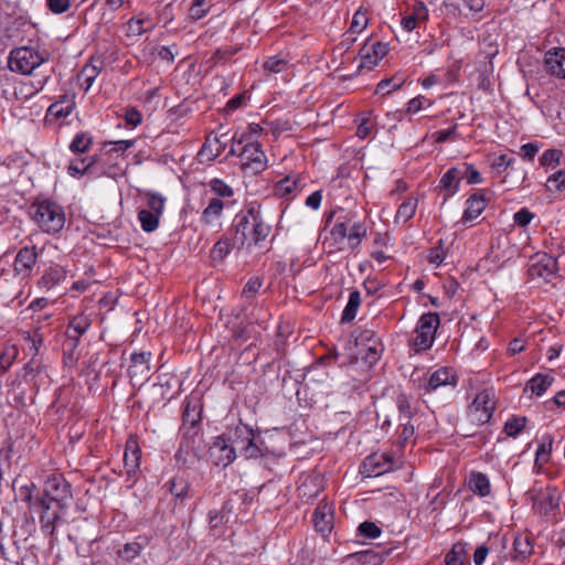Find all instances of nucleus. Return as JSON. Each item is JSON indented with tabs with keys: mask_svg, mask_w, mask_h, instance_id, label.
Listing matches in <instances>:
<instances>
[{
	"mask_svg": "<svg viewBox=\"0 0 565 565\" xmlns=\"http://www.w3.org/2000/svg\"><path fill=\"white\" fill-rule=\"evenodd\" d=\"M31 216L43 232L50 234L60 232L65 224L63 207L51 201H43L32 205Z\"/></svg>",
	"mask_w": 565,
	"mask_h": 565,
	"instance_id": "nucleus-2",
	"label": "nucleus"
},
{
	"mask_svg": "<svg viewBox=\"0 0 565 565\" xmlns=\"http://www.w3.org/2000/svg\"><path fill=\"white\" fill-rule=\"evenodd\" d=\"M562 156L563 152L561 150L548 149L540 157V164L543 167H556L559 163Z\"/></svg>",
	"mask_w": 565,
	"mask_h": 565,
	"instance_id": "nucleus-41",
	"label": "nucleus"
},
{
	"mask_svg": "<svg viewBox=\"0 0 565 565\" xmlns=\"http://www.w3.org/2000/svg\"><path fill=\"white\" fill-rule=\"evenodd\" d=\"M253 438L254 430L249 426L239 423L232 431H230L228 438H226V440L231 441L230 446L235 448V451H238Z\"/></svg>",
	"mask_w": 565,
	"mask_h": 565,
	"instance_id": "nucleus-19",
	"label": "nucleus"
},
{
	"mask_svg": "<svg viewBox=\"0 0 565 565\" xmlns=\"http://www.w3.org/2000/svg\"><path fill=\"white\" fill-rule=\"evenodd\" d=\"M318 481H319V478L316 476H310V477L306 478V480L299 487L300 495L309 497V498L316 497L318 494L319 490H316L313 492H308L307 490L310 484L317 486Z\"/></svg>",
	"mask_w": 565,
	"mask_h": 565,
	"instance_id": "nucleus-58",
	"label": "nucleus"
},
{
	"mask_svg": "<svg viewBox=\"0 0 565 565\" xmlns=\"http://www.w3.org/2000/svg\"><path fill=\"white\" fill-rule=\"evenodd\" d=\"M470 489L479 494L480 497H486L490 493V482L488 477L481 472L471 473L469 479Z\"/></svg>",
	"mask_w": 565,
	"mask_h": 565,
	"instance_id": "nucleus-26",
	"label": "nucleus"
},
{
	"mask_svg": "<svg viewBox=\"0 0 565 565\" xmlns=\"http://www.w3.org/2000/svg\"><path fill=\"white\" fill-rule=\"evenodd\" d=\"M189 484L181 477H174L170 482L171 493L179 499H183L188 495Z\"/></svg>",
	"mask_w": 565,
	"mask_h": 565,
	"instance_id": "nucleus-42",
	"label": "nucleus"
},
{
	"mask_svg": "<svg viewBox=\"0 0 565 565\" xmlns=\"http://www.w3.org/2000/svg\"><path fill=\"white\" fill-rule=\"evenodd\" d=\"M388 53L386 43L367 40L359 52V68L372 70Z\"/></svg>",
	"mask_w": 565,
	"mask_h": 565,
	"instance_id": "nucleus-9",
	"label": "nucleus"
},
{
	"mask_svg": "<svg viewBox=\"0 0 565 565\" xmlns=\"http://www.w3.org/2000/svg\"><path fill=\"white\" fill-rule=\"evenodd\" d=\"M92 143V139L86 134H78L73 139L70 148L73 152H85Z\"/></svg>",
	"mask_w": 565,
	"mask_h": 565,
	"instance_id": "nucleus-47",
	"label": "nucleus"
},
{
	"mask_svg": "<svg viewBox=\"0 0 565 565\" xmlns=\"http://www.w3.org/2000/svg\"><path fill=\"white\" fill-rule=\"evenodd\" d=\"M154 26L149 15L140 13L131 18L126 24V35L128 38H139L143 33L152 30Z\"/></svg>",
	"mask_w": 565,
	"mask_h": 565,
	"instance_id": "nucleus-16",
	"label": "nucleus"
},
{
	"mask_svg": "<svg viewBox=\"0 0 565 565\" xmlns=\"http://www.w3.org/2000/svg\"><path fill=\"white\" fill-rule=\"evenodd\" d=\"M545 65L551 75L565 79V49L548 51L545 55Z\"/></svg>",
	"mask_w": 565,
	"mask_h": 565,
	"instance_id": "nucleus-14",
	"label": "nucleus"
},
{
	"mask_svg": "<svg viewBox=\"0 0 565 565\" xmlns=\"http://www.w3.org/2000/svg\"><path fill=\"white\" fill-rule=\"evenodd\" d=\"M47 8L55 14L66 12L70 7V0H46Z\"/></svg>",
	"mask_w": 565,
	"mask_h": 565,
	"instance_id": "nucleus-55",
	"label": "nucleus"
},
{
	"mask_svg": "<svg viewBox=\"0 0 565 565\" xmlns=\"http://www.w3.org/2000/svg\"><path fill=\"white\" fill-rule=\"evenodd\" d=\"M462 177L463 174L460 171V169L451 168L440 178L439 186L447 191L445 200L452 196L458 191L459 183Z\"/></svg>",
	"mask_w": 565,
	"mask_h": 565,
	"instance_id": "nucleus-20",
	"label": "nucleus"
},
{
	"mask_svg": "<svg viewBox=\"0 0 565 565\" xmlns=\"http://www.w3.org/2000/svg\"><path fill=\"white\" fill-rule=\"evenodd\" d=\"M223 209L224 202L218 198H212L207 206L203 210L202 221L205 224H211L221 216Z\"/></svg>",
	"mask_w": 565,
	"mask_h": 565,
	"instance_id": "nucleus-25",
	"label": "nucleus"
},
{
	"mask_svg": "<svg viewBox=\"0 0 565 565\" xmlns=\"http://www.w3.org/2000/svg\"><path fill=\"white\" fill-rule=\"evenodd\" d=\"M360 533L367 539H376L381 535V529L373 522H363L359 525Z\"/></svg>",
	"mask_w": 565,
	"mask_h": 565,
	"instance_id": "nucleus-51",
	"label": "nucleus"
},
{
	"mask_svg": "<svg viewBox=\"0 0 565 565\" xmlns=\"http://www.w3.org/2000/svg\"><path fill=\"white\" fill-rule=\"evenodd\" d=\"M140 461V450L135 440L127 441L126 450L124 454V465L127 475L134 473L139 467Z\"/></svg>",
	"mask_w": 565,
	"mask_h": 565,
	"instance_id": "nucleus-23",
	"label": "nucleus"
},
{
	"mask_svg": "<svg viewBox=\"0 0 565 565\" xmlns=\"http://www.w3.org/2000/svg\"><path fill=\"white\" fill-rule=\"evenodd\" d=\"M348 234H349L348 241H349L351 247L354 248L355 246H358L360 244L361 239L363 237H365L366 227H365L364 223L356 222L351 226L350 232Z\"/></svg>",
	"mask_w": 565,
	"mask_h": 565,
	"instance_id": "nucleus-39",
	"label": "nucleus"
},
{
	"mask_svg": "<svg viewBox=\"0 0 565 565\" xmlns=\"http://www.w3.org/2000/svg\"><path fill=\"white\" fill-rule=\"evenodd\" d=\"M486 207V199L482 194H472L467 200V207L462 215L463 222H470L477 218Z\"/></svg>",
	"mask_w": 565,
	"mask_h": 565,
	"instance_id": "nucleus-22",
	"label": "nucleus"
},
{
	"mask_svg": "<svg viewBox=\"0 0 565 565\" xmlns=\"http://www.w3.org/2000/svg\"><path fill=\"white\" fill-rule=\"evenodd\" d=\"M233 245L228 238H221L211 249V258L214 262H222L232 250Z\"/></svg>",
	"mask_w": 565,
	"mask_h": 565,
	"instance_id": "nucleus-33",
	"label": "nucleus"
},
{
	"mask_svg": "<svg viewBox=\"0 0 565 565\" xmlns=\"http://www.w3.org/2000/svg\"><path fill=\"white\" fill-rule=\"evenodd\" d=\"M227 521L226 515L223 511H211L210 512V526L214 531V535L220 534L221 526Z\"/></svg>",
	"mask_w": 565,
	"mask_h": 565,
	"instance_id": "nucleus-50",
	"label": "nucleus"
},
{
	"mask_svg": "<svg viewBox=\"0 0 565 565\" xmlns=\"http://www.w3.org/2000/svg\"><path fill=\"white\" fill-rule=\"evenodd\" d=\"M533 510L541 515H554L559 508V495L555 488H532L527 492Z\"/></svg>",
	"mask_w": 565,
	"mask_h": 565,
	"instance_id": "nucleus-5",
	"label": "nucleus"
},
{
	"mask_svg": "<svg viewBox=\"0 0 565 565\" xmlns=\"http://www.w3.org/2000/svg\"><path fill=\"white\" fill-rule=\"evenodd\" d=\"M239 51L238 47H221L215 51L213 54V60L215 63L227 61L232 55L236 54Z\"/></svg>",
	"mask_w": 565,
	"mask_h": 565,
	"instance_id": "nucleus-56",
	"label": "nucleus"
},
{
	"mask_svg": "<svg viewBox=\"0 0 565 565\" xmlns=\"http://www.w3.org/2000/svg\"><path fill=\"white\" fill-rule=\"evenodd\" d=\"M412 15L419 22L426 21L428 19V9L423 1H416L414 3Z\"/></svg>",
	"mask_w": 565,
	"mask_h": 565,
	"instance_id": "nucleus-61",
	"label": "nucleus"
},
{
	"mask_svg": "<svg viewBox=\"0 0 565 565\" xmlns=\"http://www.w3.org/2000/svg\"><path fill=\"white\" fill-rule=\"evenodd\" d=\"M223 137H225V135L221 137H214L213 141L211 139H207L204 146L202 147L201 154L204 156L209 151V159H214L218 157L225 147L221 140Z\"/></svg>",
	"mask_w": 565,
	"mask_h": 565,
	"instance_id": "nucleus-35",
	"label": "nucleus"
},
{
	"mask_svg": "<svg viewBox=\"0 0 565 565\" xmlns=\"http://www.w3.org/2000/svg\"><path fill=\"white\" fill-rule=\"evenodd\" d=\"M417 200L415 198H407L397 209L395 215L396 223H406L416 213Z\"/></svg>",
	"mask_w": 565,
	"mask_h": 565,
	"instance_id": "nucleus-27",
	"label": "nucleus"
},
{
	"mask_svg": "<svg viewBox=\"0 0 565 565\" xmlns=\"http://www.w3.org/2000/svg\"><path fill=\"white\" fill-rule=\"evenodd\" d=\"M143 195L147 198L148 211L162 215L166 199L160 193L153 191H145Z\"/></svg>",
	"mask_w": 565,
	"mask_h": 565,
	"instance_id": "nucleus-32",
	"label": "nucleus"
},
{
	"mask_svg": "<svg viewBox=\"0 0 565 565\" xmlns=\"http://www.w3.org/2000/svg\"><path fill=\"white\" fill-rule=\"evenodd\" d=\"M525 417L510 418L504 425V431L508 436L515 437L525 426Z\"/></svg>",
	"mask_w": 565,
	"mask_h": 565,
	"instance_id": "nucleus-46",
	"label": "nucleus"
},
{
	"mask_svg": "<svg viewBox=\"0 0 565 565\" xmlns=\"http://www.w3.org/2000/svg\"><path fill=\"white\" fill-rule=\"evenodd\" d=\"M466 544L456 543L446 555V565H466Z\"/></svg>",
	"mask_w": 565,
	"mask_h": 565,
	"instance_id": "nucleus-31",
	"label": "nucleus"
},
{
	"mask_svg": "<svg viewBox=\"0 0 565 565\" xmlns=\"http://www.w3.org/2000/svg\"><path fill=\"white\" fill-rule=\"evenodd\" d=\"M428 103V106L431 105L430 102H428L424 96L419 95V96H416L414 98H412L408 103H407V109L406 111L408 114H416L418 113L423 107H424V104L425 103Z\"/></svg>",
	"mask_w": 565,
	"mask_h": 565,
	"instance_id": "nucleus-57",
	"label": "nucleus"
},
{
	"mask_svg": "<svg viewBox=\"0 0 565 565\" xmlns=\"http://www.w3.org/2000/svg\"><path fill=\"white\" fill-rule=\"evenodd\" d=\"M160 217L161 215L148 210H140L138 213V220L141 228L147 233H151L158 228Z\"/></svg>",
	"mask_w": 565,
	"mask_h": 565,
	"instance_id": "nucleus-29",
	"label": "nucleus"
},
{
	"mask_svg": "<svg viewBox=\"0 0 565 565\" xmlns=\"http://www.w3.org/2000/svg\"><path fill=\"white\" fill-rule=\"evenodd\" d=\"M148 544L147 536H138L135 541L126 543L122 548L118 550L117 555L124 562H131L141 554Z\"/></svg>",
	"mask_w": 565,
	"mask_h": 565,
	"instance_id": "nucleus-17",
	"label": "nucleus"
},
{
	"mask_svg": "<svg viewBox=\"0 0 565 565\" xmlns=\"http://www.w3.org/2000/svg\"><path fill=\"white\" fill-rule=\"evenodd\" d=\"M239 160L243 170H250L256 174L267 167V158L260 145L256 141H247L239 152Z\"/></svg>",
	"mask_w": 565,
	"mask_h": 565,
	"instance_id": "nucleus-7",
	"label": "nucleus"
},
{
	"mask_svg": "<svg viewBox=\"0 0 565 565\" xmlns=\"http://www.w3.org/2000/svg\"><path fill=\"white\" fill-rule=\"evenodd\" d=\"M540 147L536 142H529L521 147V156L523 159L533 161Z\"/></svg>",
	"mask_w": 565,
	"mask_h": 565,
	"instance_id": "nucleus-59",
	"label": "nucleus"
},
{
	"mask_svg": "<svg viewBox=\"0 0 565 565\" xmlns=\"http://www.w3.org/2000/svg\"><path fill=\"white\" fill-rule=\"evenodd\" d=\"M349 228L344 222H340L333 225L331 228V236L335 242H342L344 238L349 239Z\"/></svg>",
	"mask_w": 565,
	"mask_h": 565,
	"instance_id": "nucleus-53",
	"label": "nucleus"
},
{
	"mask_svg": "<svg viewBox=\"0 0 565 565\" xmlns=\"http://www.w3.org/2000/svg\"><path fill=\"white\" fill-rule=\"evenodd\" d=\"M455 376L454 374L446 367L439 369L435 371L425 387L426 392H431L437 390L440 386L448 385V384H455L454 382Z\"/></svg>",
	"mask_w": 565,
	"mask_h": 565,
	"instance_id": "nucleus-24",
	"label": "nucleus"
},
{
	"mask_svg": "<svg viewBox=\"0 0 565 565\" xmlns=\"http://www.w3.org/2000/svg\"><path fill=\"white\" fill-rule=\"evenodd\" d=\"M90 326V320L85 315H78L74 317L66 330V342L65 345L73 351L78 343L79 338L87 331Z\"/></svg>",
	"mask_w": 565,
	"mask_h": 565,
	"instance_id": "nucleus-12",
	"label": "nucleus"
},
{
	"mask_svg": "<svg viewBox=\"0 0 565 565\" xmlns=\"http://www.w3.org/2000/svg\"><path fill=\"white\" fill-rule=\"evenodd\" d=\"M33 486H22L19 497L30 507L41 509L40 522L42 529L50 535L55 531V523L61 519L62 512L68 508L72 501L70 483L61 475H54L45 481L44 495L32 502Z\"/></svg>",
	"mask_w": 565,
	"mask_h": 565,
	"instance_id": "nucleus-1",
	"label": "nucleus"
},
{
	"mask_svg": "<svg viewBox=\"0 0 565 565\" xmlns=\"http://www.w3.org/2000/svg\"><path fill=\"white\" fill-rule=\"evenodd\" d=\"M553 382V376L539 373L526 383L524 392L530 391L536 396H542L552 386Z\"/></svg>",
	"mask_w": 565,
	"mask_h": 565,
	"instance_id": "nucleus-21",
	"label": "nucleus"
},
{
	"mask_svg": "<svg viewBox=\"0 0 565 565\" xmlns=\"http://www.w3.org/2000/svg\"><path fill=\"white\" fill-rule=\"evenodd\" d=\"M64 278V273L58 268H50L40 279V285L46 289L52 288Z\"/></svg>",
	"mask_w": 565,
	"mask_h": 565,
	"instance_id": "nucleus-37",
	"label": "nucleus"
},
{
	"mask_svg": "<svg viewBox=\"0 0 565 565\" xmlns=\"http://www.w3.org/2000/svg\"><path fill=\"white\" fill-rule=\"evenodd\" d=\"M546 185L550 190L553 188L561 192L565 190V170H559L548 177Z\"/></svg>",
	"mask_w": 565,
	"mask_h": 565,
	"instance_id": "nucleus-48",
	"label": "nucleus"
},
{
	"mask_svg": "<svg viewBox=\"0 0 565 565\" xmlns=\"http://www.w3.org/2000/svg\"><path fill=\"white\" fill-rule=\"evenodd\" d=\"M211 191L221 198H231L234 194L233 189L221 179H212L209 182Z\"/></svg>",
	"mask_w": 565,
	"mask_h": 565,
	"instance_id": "nucleus-38",
	"label": "nucleus"
},
{
	"mask_svg": "<svg viewBox=\"0 0 565 565\" xmlns=\"http://www.w3.org/2000/svg\"><path fill=\"white\" fill-rule=\"evenodd\" d=\"M494 403L492 393L482 391L478 393L468 408V417L471 423L477 425L486 424L492 417Z\"/></svg>",
	"mask_w": 565,
	"mask_h": 565,
	"instance_id": "nucleus-8",
	"label": "nucleus"
},
{
	"mask_svg": "<svg viewBox=\"0 0 565 565\" xmlns=\"http://www.w3.org/2000/svg\"><path fill=\"white\" fill-rule=\"evenodd\" d=\"M151 356L152 354L149 351L134 352L131 354V364L129 365L128 374L134 385H141L142 383L147 382L150 379Z\"/></svg>",
	"mask_w": 565,
	"mask_h": 565,
	"instance_id": "nucleus-10",
	"label": "nucleus"
},
{
	"mask_svg": "<svg viewBox=\"0 0 565 565\" xmlns=\"http://www.w3.org/2000/svg\"><path fill=\"white\" fill-rule=\"evenodd\" d=\"M297 186V180H291L290 178H285L280 180L276 186L275 191L280 196H286L292 193V191Z\"/></svg>",
	"mask_w": 565,
	"mask_h": 565,
	"instance_id": "nucleus-49",
	"label": "nucleus"
},
{
	"mask_svg": "<svg viewBox=\"0 0 565 565\" xmlns=\"http://www.w3.org/2000/svg\"><path fill=\"white\" fill-rule=\"evenodd\" d=\"M557 270V262L554 257L543 254L533 263L529 269L532 277H539L548 281L555 276Z\"/></svg>",
	"mask_w": 565,
	"mask_h": 565,
	"instance_id": "nucleus-13",
	"label": "nucleus"
},
{
	"mask_svg": "<svg viewBox=\"0 0 565 565\" xmlns=\"http://www.w3.org/2000/svg\"><path fill=\"white\" fill-rule=\"evenodd\" d=\"M237 233H241L244 241L258 243L265 239L269 232L270 226L267 225L262 218L259 211L256 209H249L245 215L238 221Z\"/></svg>",
	"mask_w": 565,
	"mask_h": 565,
	"instance_id": "nucleus-4",
	"label": "nucleus"
},
{
	"mask_svg": "<svg viewBox=\"0 0 565 565\" xmlns=\"http://www.w3.org/2000/svg\"><path fill=\"white\" fill-rule=\"evenodd\" d=\"M141 119H142V116L138 109H136V108L127 109V111L125 114V120L128 125L136 127L141 124Z\"/></svg>",
	"mask_w": 565,
	"mask_h": 565,
	"instance_id": "nucleus-64",
	"label": "nucleus"
},
{
	"mask_svg": "<svg viewBox=\"0 0 565 565\" xmlns=\"http://www.w3.org/2000/svg\"><path fill=\"white\" fill-rule=\"evenodd\" d=\"M74 108V102L72 99L60 100L52 104L49 108V114L55 118L67 117Z\"/></svg>",
	"mask_w": 565,
	"mask_h": 565,
	"instance_id": "nucleus-34",
	"label": "nucleus"
},
{
	"mask_svg": "<svg viewBox=\"0 0 565 565\" xmlns=\"http://www.w3.org/2000/svg\"><path fill=\"white\" fill-rule=\"evenodd\" d=\"M313 524L318 532L326 535L333 526V512L329 504L319 505L313 512Z\"/></svg>",
	"mask_w": 565,
	"mask_h": 565,
	"instance_id": "nucleus-15",
	"label": "nucleus"
},
{
	"mask_svg": "<svg viewBox=\"0 0 565 565\" xmlns=\"http://www.w3.org/2000/svg\"><path fill=\"white\" fill-rule=\"evenodd\" d=\"M367 22H369V20L366 18V14L362 11H356L353 15L350 31L354 32V33H359L366 28Z\"/></svg>",
	"mask_w": 565,
	"mask_h": 565,
	"instance_id": "nucleus-52",
	"label": "nucleus"
},
{
	"mask_svg": "<svg viewBox=\"0 0 565 565\" xmlns=\"http://www.w3.org/2000/svg\"><path fill=\"white\" fill-rule=\"evenodd\" d=\"M49 60V53L39 51L31 46H21L12 50L8 57V67L12 72L23 75L31 74L32 71Z\"/></svg>",
	"mask_w": 565,
	"mask_h": 565,
	"instance_id": "nucleus-3",
	"label": "nucleus"
},
{
	"mask_svg": "<svg viewBox=\"0 0 565 565\" xmlns=\"http://www.w3.org/2000/svg\"><path fill=\"white\" fill-rule=\"evenodd\" d=\"M534 217V214L531 213L527 209H521L519 212H516L513 216L514 218V222L519 225V226H526L527 224H530V222L533 220Z\"/></svg>",
	"mask_w": 565,
	"mask_h": 565,
	"instance_id": "nucleus-60",
	"label": "nucleus"
},
{
	"mask_svg": "<svg viewBox=\"0 0 565 565\" xmlns=\"http://www.w3.org/2000/svg\"><path fill=\"white\" fill-rule=\"evenodd\" d=\"M361 305V294L358 290H353L350 292L348 303L342 312V322L352 321L358 312V309Z\"/></svg>",
	"mask_w": 565,
	"mask_h": 565,
	"instance_id": "nucleus-28",
	"label": "nucleus"
},
{
	"mask_svg": "<svg viewBox=\"0 0 565 565\" xmlns=\"http://www.w3.org/2000/svg\"><path fill=\"white\" fill-rule=\"evenodd\" d=\"M210 456L216 466L226 467L236 457L235 448H232L224 436H220L215 439L210 448Z\"/></svg>",
	"mask_w": 565,
	"mask_h": 565,
	"instance_id": "nucleus-11",
	"label": "nucleus"
},
{
	"mask_svg": "<svg viewBox=\"0 0 565 565\" xmlns=\"http://www.w3.org/2000/svg\"><path fill=\"white\" fill-rule=\"evenodd\" d=\"M381 458H384V456H381ZM377 459H379L377 456L373 455V456L367 457L364 462V467H369V466L373 467L371 472L376 476L382 475L383 472L387 471L392 466V463L387 457H385V462L383 465H381Z\"/></svg>",
	"mask_w": 565,
	"mask_h": 565,
	"instance_id": "nucleus-40",
	"label": "nucleus"
},
{
	"mask_svg": "<svg viewBox=\"0 0 565 565\" xmlns=\"http://www.w3.org/2000/svg\"><path fill=\"white\" fill-rule=\"evenodd\" d=\"M439 323V316L435 312L424 313L419 318L415 329L416 335L414 338L416 351H425L433 345Z\"/></svg>",
	"mask_w": 565,
	"mask_h": 565,
	"instance_id": "nucleus-6",
	"label": "nucleus"
},
{
	"mask_svg": "<svg viewBox=\"0 0 565 565\" xmlns=\"http://www.w3.org/2000/svg\"><path fill=\"white\" fill-rule=\"evenodd\" d=\"M262 287L259 278H250L243 288V295L245 297H253Z\"/></svg>",
	"mask_w": 565,
	"mask_h": 565,
	"instance_id": "nucleus-63",
	"label": "nucleus"
},
{
	"mask_svg": "<svg viewBox=\"0 0 565 565\" xmlns=\"http://www.w3.org/2000/svg\"><path fill=\"white\" fill-rule=\"evenodd\" d=\"M210 7L209 0H194L189 9V17L194 21L201 20L206 15Z\"/></svg>",
	"mask_w": 565,
	"mask_h": 565,
	"instance_id": "nucleus-36",
	"label": "nucleus"
},
{
	"mask_svg": "<svg viewBox=\"0 0 565 565\" xmlns=\"http://www.w3.org/2000/svg\"><path fill=\"white\" fill-rule=\"evenodd\" d=\"M287 61L278 56H270L264 62V70L268 73H280L286 70Z\"/></svg>",
	"mask_w": 565,
	"mask_h": 565,
	"instance_id": "nucleus-45",
	"label": "nucleus"
},
{
	"mask_svg": "<svg viewBox=\"0 0 565 565\" xmlns=\"http://www.w3.org/2000/svg\"><path fill=\"white\" fill-rule=\"evenodd\" d=\"M396 404L398 412L406 419H409L413 416L415 408L413 406L412 399L407 395L399 394L396 398Z\"/></svg>",
	"mask_w": 565,
	"mask_h": 565,
	"instance_id": "nucleus-43",
	"label": "nucleus"
},
{
	"mask_svg": "<svg viewBox=\"0 0 565 565\" xmlns=\"http://www.w3.org/2000/svg\"><path fill=\"white\" fill-rule=\"evenodd\" d=\"M97 74H98V71L95 66H85L83 68L82 77H83L84 84L86 85V89H88L93 85Z\"/></svg>",
	"mask_w": 565,
	"mask_h": 565,
	"instance_id": "nucleus-62",
	"label": "nucleus"
},
{
	"mask_svg": "<svg viewBox=\"0 0 565 565\" xmlns=\"http://www.w3.org/2000/svg\"><path fill=\"white\" fill-rule=\"evenodd\" d=\"M553 438L551 435H545L542 437L541 443L539 444L536 450L535 463L540 467L546 463L550 459V455L552 451Z\"/></svg>",
	"mask_w": 565,
	"mask_h": 565,
	"instance_id": "nucleus-30",
	"label": "nucleus"
},
{
	"mask_svg": "<svg viewBox=\"0 0 565 565\" xmlns=\"http://www.w3.org/2000/svg\"><path fill=\"white\" fill-rule=\"evenodd\" d=\"M94 159L92 158H83V159H79V160H74L71 162L70 167H68V173L71 175H76V174H84L87 169L94 163Z\"/></svg>",
	"mask_w": 565,
	"mask_h": 565,
	"instance_id": "nucleus-44",
	"label": "nucleus"
},
{
	"mask_svg": "<svg viewBox=\"0 0 565 565\" xmlns=\"http://www.w3.org/2000/svg\"><path fill=\"white\" fill-rule=\"evenodd\" d=\"M238 451L247 459L258 458L262 455L259 447L254 443V438L244 445Z\"/></svg>",
	"mask_w": 565,
	"mask_h": 565,
	"instance_id": "nucleus-54",
	"label": "nucleus"
},
{
	"mask_svg": "<svg viewBox=\"0 0 565 565\" xmlns=\"http://www.w3.org/2000/svg\"><path fill=\"white\" fill-rule=\"evenodd\" d=\"M36 252L34 247H24L20 249L14 258V270L18 274L26 276L36 260Z\"/></svg>",
	"mask_w": 565,
	"mask_h": 565,
	"instance_id": "nucleus-18",
	"label": "nucleus"
}]
</instances>
